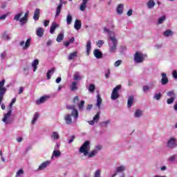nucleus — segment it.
Returning a JSON list of instances; mask_svg holds the SVG:
<instances>
[{
	"instance_id": "obj_1",
	"label": "nucleus",
	"mask_w": 177,
	"mask_h": 177,
	"mask_svg": "<svg viewBox=\"0 0 177 177\" xmlns=\"http://www.w3.org/2000/svg\"><path fill=\"white\" fill-rule=\"evenodd\" d=\"M104 32L109 34V46L110 53H115L117 50V45H118V40L115 37V33L114 32L110 31L107 28L104 29Z\"/></svg>"
},
{
	"instance_id": "obj_2",
	"label": "nucleus",
	"mask_w": 177,
	"mask_h": 177,
	"mask_svg": "<svg viewBox=\"0 0 177 177\" xmlns=\"http://www.w3.org/2000/svg\"><path fill=\"white\" fill-rule=\"evenodd\" d=\"M146 57H147V55L137 51L134 55L133 60L135 63L139 64L140 63H143V62H145L146 59Z\"/></svg>"
},
{
	"instance_id": "obj_3",
	"label": "nucleus",
	"mask_w": 177,
	"mask_h": 177,
	"mask_svg": "<svg viewBox=\"0 0 177 177\" xmlns=\"http://www.w3.org/2000/svg\"><path fill=\"white\" fill-rule=\"evenodd\" d=\"M91 150V142L88 140L85 141L80 147L79 151L84 154V156H88V151Z\"/></svg>"
},
{
	"instance_id": "obj_4",
	"label": "nucleus",
	"mask_w": 177,
	"mask_h": 177,
	"mask_svg": "<svg viewBox=\"0 0 177 177\" xmlns=\"http://www.w3.org/2000/svg\"><path fill=\"white\" fill-rule=\"evenodd\" d=\"M166 147H167V149H169L170 150L176 149V147H177L176 138H175V137L169 138L167 141Z\"/></svg>"
},
{
	"instance_id": "obj_5",
	"label": "nucleus",
	"mask_w": 177,
	"mask_h": 177,
	"mask_svg": "<svg viewBox=\"0 0 177 177\" xmlns=\"http://www.w3.org/2000/svg\"><path fill=\"white\" fill-rule=\"evenodd\" d=\"M12 117V111L8 110V113L3 114V118L2 119L3 122L6 124V125H9L11 122H13V119Z\"/></svg>"
},
{
	"instance_id": "obj_6",
	"label": "nucleus",
	"mask_w": 177,
	"mask_h": 177,
	"mask_svg": "<svg viewBox=\"0 0 177 177\" xmlns=\"http://www.w3.org/2000/svg\"><path fill=\"white\" fill-rule=\"evenodd\" d=\"M5 79L0 82V104L2 102V100H3V95L6 93L7 91L6 87H5Z\"/></svg>"
},
{
	"instance_id": "obj_7",
	"label": "nucleus",
	"mask_w": 177,
	"mask_h": 177,
	"mask_svg": "<svg viewBox=\"0 0 177 177\" xmlns=\"http://www.w3.org/2000/svg\"><path fill=\"white\" fill-rule=\"evenodd\" d=\"M122 86L120 84L116 86L112 91L111 99L112 100H117L118 97H120V94L118 93V91L121 89Z\"/></svg>"
},
{
	"instance_id": "obj_8",
	"label": "nucleus",
	"mask_w": 177,
	"mask_h": 177,
	"mask_svg": "<svg viewBox=\"0 0 177 177\" xmlns=\"http://www.w3.org/2000/svg\"><path fill=\"white\" fill-rule=\"evenodd\" d=\"M102 150V145L95 146V149L91 152L88 151V154L86 155L88 158H93L95 157L97 153H99Z\"/></svg>"
},
{
	"instance_id": "obj_9",
	"label": "nucleus",
	"mask_w": 177,
	"mask_h": 177,
	"mask_svg": "<svg viewBox=\"0 0 177 177\" xmlns=\"http://www.w3.org/2000/svg\"><path fill=\"white\" fill-rule=\"evenodd\" d=\"M66 108L68 110H72L71 111V115L73 117L74 120H77L79 117L78 110L75 109V105H68L66 106Z\"/></svg>"
},
{
	"instance_id": "obj_10",
	"label": "nucleus",
	"mask_w": 177,
	"mask_h": 177,
	"mask_svg": "<svg viewBox=\"0 0 177 177\" xmlns=\"http://www.w3.org/2000/svg\"><path fill=\"white\" fill-rule=\"evenodd\" d=\"M19 46H21L24 50H27V49L31 46V38L27 39L26 41H21L19 42Z\"/></svg>"
},
{
	"instance_id": "obj_11",
	"label": "nucleus",
	"mask_w": 177,
	"mask_h": 177,
	"mask_svg": "<svg viewBox=\"0 0 177 177\" xmlns=\"http://www.w3.org/2000/svg\"><path fill=\"white\" fill-rule=\"evenodd\" d=\"M51 162L52 161L50 160H46L43 162L37 168V171L39 172L41 171H44V169H46V168L50 165Z\"/></svg>"
},
{
	"instance_id": "obj_12",
	"label": "nucleus",
	"mask_w": 177,
	"mask_h": 177,
	"mask_svg": "<svg viewBox=\"0 0 177 177\" xmlns=\"http://www.w3.org/2000/svg\"><path fill=\"white\" fill-rule=\"evenodd\" d=\"M99 120H100V112H97L93 117V120L88 121V123L90 125H95V122H99Z\"/></svg>"
},
{
	"instance_id": "obj_13",
	"label": "nucleus",
	"mask_w": 177,
	"mask_h": 177,
	"mask_svg": "<svg viewBox=\"0 0 177 177\" xmlns=\"http://www.w3.org/2000/svg\"><path fill=\"white\" fill-rule=\"evenodd\" d=\"M161 76H162V79L160 80L161 85H167V84L169 82V80L168 79V77H167V73H162Z\"/></svg>"
},
{
	"instance_id": "obj_14",
	"label": "nucleus",
	"mask_w": 177,
	"mask_h": 177,
	"mask_svg": "<svg viewBox=\"0 0 177 177\" xmlns=\"http://www.w3.org/2000/svg\"><path fill=\"white\" fill-rule=\"evenodd\" d=\"M50 96L49 95H44L41 97L39 100L36 101V104H42V103H45L48 99H50Z\"/></svg>"
},
{
	"instance_id": "obj_15",
	"label": "nucleus",
	"mask_w": 177,
	"mask_h": 177,
	"mask_svg": "<svg viewBox=\"0 0 177 177\" xmlns=\"http://www.w3.org/2000/svg\"><path fill=\"white\" fill-rule=\"evenodd\" d=\"M127 169V166L124 165H120L115 168L116 174H122Z\"/></svg>"
},
{
	"instance_id": "obj_16",
	"label": "nucleus",
	"mask_w": 177,
	"mask_h": 177,
	"mask_svg": "<svg viewBox=\"0 0 177 177\" xmlns=\"http://www.w3.org/2000/svg\"><path fill=\"white\" fill-rule=\"evenodd\" d=\"M56 28H59V24L56 22H53L50 28V34H55V31L56 30Z\"/></svg>"
},
{
	"instance_id": "obj_17",
	"label": "nucleus",
	"mask_w": 177,
	"mask_h": 177,
	"mask_svg": "<svg viewBox=\"0 0 177 177\" xmlns=\"http://www.w3.org/2000/svg\"><path fill=\"white\" fill-rule=\"evenodd\" d=\"M60 156H62L60 150L54 149L51 156V160H54L55 157V158H57V157H60Z\"/></svg>"
},
{
	"instance_id": "obj_18",
	"label": "nucleus",
	"mask_w": 177,
	"mask_h": 177,
	"mask_svg": "<svg viewBox=\"0 0 177 177\" xmlns=\"http://www.w3.org/2000/svg\"><path fill=\"white\" fill-rule=\"evenodd\" d=\"M40 13H41V10H39V8H37L35 10L34 15H33V19L35 21H38V20H39Z\"/></svg>"
},
{
	"instance_id": "obj_19",
	"label": "nucleus",
	"mask_w": 177,
	"mask_h": 177,
	"mask_svg": "<svg viewBox=\"0 0 177 177\" xmlns=\"http://www.w3.org/2000/svg\"><path fill=\"white\" fill-rule=\"evenodd\" d=\"M93 55L96 59H102L103 54L102 53V51L99 49L94 50Z\"/></svg>"
},
{
	"instance_id": "obj_20",
	"label": "nucleus",
	"mask_w": 177,
	"mask_h": 177,
	"mask_svg": "<svg viewBox=\"0 0 177 177\" xmlns=\"http://www.w3.org/2000/svg\"><path fill=\"white\" fill-rule=\"evenodd\" d=\"M146 5L148 9H153L156 6V1L154 0H149Z\"/></svg>"
},
{
	"instance_id": "obj_21",
	"label": "nucleus",
	"mask_w": 177,
	"mask_h": 177,
	"mask_svg": "<svg viewBox=\"0 0 177 177\" xmlns=\"http://www.w3.org/2000/svg\"><path fill=\"white\" fill-rule=\"evenodd\" d=\"M71 115H72L68 114L64 117V120L67 125H71V124H73V119L71 118Z\"/></svg>"
},
{
	"instance_id": "obj_22",
	"label": "nucleus",
	"mask_w": 177,
	"mask_h": 177,
	"mask_svg": "<svg viewBox=\"0 0 177 177\" xmlns=\"http://www.w3.org/2000/svg\"><path fill=\"white\" fill-rule=\"evenodd\" d=\"M86 48V53L87 56H89L91 49H92V45H91V40L87 41Z\"/></svg>"
},
{
	"instance_id": "obj_23",
	"label": "nucleus",
	"mask_w": 177,
	"mask_h": 177,
	"mask_svg": "<svg viewBox=\"0 0 177 177\" xmlns=\"http://www.w3.org/2000/svg\"><path fill=\"white\" fill-rule=\"evenodd\" d=\"M39 64V60H38L37 59H35L32 62V67L33 68L34 73H35V71H37V68H38Z\"/></svg>"
},
{
	"instance_id": "obj_24",
	"label": "nucleus",
	"mask_w": 177,
	"mask_h": 177,
	"mask_svg": "<svg viewBox=\"0 0 177 177\" xmlns=\"http://www.w3.org/2000/svg\"><path fill=\"white\" fill-rule=\"evenodd\" d=\"M116 12L118 15H122L124 12V4L122 3L119 4L117 7Z\"/></svg>"
},
{
	"instance_id": "obj_25",
	"label": "nucleus",
	"mask_w": 177,
	"mask_h": 177,
	"mask_svg": "<svg viewBox=\"0 0 177 177\" xmlns=\"http://www.w3.org/2000/svg\"><path fill=\"white\" fill-rule=\"evenodd\" d=\"M172 35H174V31L169 29L166 30L165 32H163V36L165 37L166 38L172 37Z\"/></svg>"
},
{
	"instance_id": "obj_26",
	"label": "nucleus",
	"mask_w": 177,
	"mask_h": 177,
	"mask_svg": "<svg viewBox=\"0 0 177 177\" xmlns=\"http://www.w3.org/2000/svg\"><path fill=\"white\" fill-rule=\"evenodd\" d=\"M143 115V111L140 109H136L134 113V117L135 118H140Z\"/></svg>"
},
{
	"instance_id": "obj_27",
	"label": "nucleus",
	"mask_w": 177,
	"mask_h": 177,
	"mask_svg": "<svg viewBox=\"0 0 177 177\" xmlns=\"http://www.w3.org/2000/svg\"><path fill=\"white\" fill-rule=\"evenodd\" d=\"M82 26V24L81 23V21L77 19L75 21L74 28H75L77 31H78V30H81Z\"/></svg>"
},
{
	"instance_id": "obj_28",
	"label": "nucleus",
	"mask_w": 177,
	"mask_h": 177,
	"mask_svg": "<svg viewBox=\"0 0 177 177\" xmlns=\"http://www.w3.org/2000/svg\"><path fill=\"white\" fill-rule=\"evenodd\" d=\"M36 34L37 37H39V38H42V37H44V28H38L36 30Z\"/></svg>"
},
{
	"instance_id": "obj_29",
	"label": "nucleus",
	"mask_w": 177,
	"mask_h": 177,
	"mask_svg": "<svg viewBox=\"0 0 177 177\" xmlns=\"http://www.w3.org/2000/svg\"><path fill=\"white\" fill-rule=\"evenodd\" d=\"M51 138L54 140H59L60 139V135L57 131H53L51 134Z\"/></svg>"
},
{
	"instance_id": "obj_30",
	"label": "nucleus",
	"mask_w": 177,
	"mask_h": 177,
	"mask_svg": "<svg viewBox=\"0 0 177 177\" xmlns=\"http://www.w3.org/2000/svg\"><path fill=\"white\" fill-rule=\"evenodd\" d=\"M88 1L89 0H82V3L80 5V10H82V12H84V10H85V9H86V3H88Z\"/></svg>"
},
{
	"instance_id": "obj_31",
	"label": "nucleus",
	"mask_w": 177,
	"mask_h": 177,
	"mask_svg": "<svg viewBox=\"0 0 177 177\" xmlns=\"http://www.w3.org/2000/svg\"><path fill=\"white\" fill-rule=\"evenodd\" d=\"M56 68H53L47 72V80H50L52 75H53Z\"/></svg>"
},
{
	"instance_id": "obj_32",
	"label": "nucleus",
	"mask_w": 177,
	"mask_h": 177,
	"mask_svg": "<svg viewBox=\"0 0 177 177\" xmlns=\"http://www.w3.org/2000/svg\"><path fill=\"white\" fill-rule=\"evenodd\" d=\"M161 97H162V94L161 93V92L155 93L153 96V99H154L155 100H160Z\"/></svg>"
},
{
	"instance_id": "obj_33",
	"label": "nucleus",
	"mask_w": 177,
	"mask_h": 177,
	"mask_svg": "<svg viewBox=\"0 0 177 177\" xmlns=\"http://www.w3.org/2000/svg\"><path fill=\"white\" fill-rule=\"evenodd\" d=\"M74 41H75V39L74 37L71 38L68 41H64V45L66 48L70 46V44H73Z\"/></svg>"
},
{
	"instance_id": "obj_34",
	"label": "nucleus",
	"mask_w": 177,
	"mask_h": 177,
	"mask_svg": "<svg viewBox=\"0 0 177 177\" xmlns=\"http://www.w3.org/2000/svg\"><path fill=\"white\" fill-rule=\"evenodd\" d=\"M133 104V97L130 96L127 100V107L129 109H131V107H132Z\"/></svg>"
},
{
	"instance_id": "obj_35",
	"label": "nucleus",
	"mask_w": 177,
	"mask_h": 177,
	"mask_svg": "<svg viewBox=\"0 0 177 177\" xmlns=\"http://www.w3.org/2000/svg\"><path fill=\"white\" fill-rule=\"evenodd\" d=\"M102 97H100V94H97V103H96V106L97 107H98V109H100V104H102Z\"/></svg>"
},
{
	"instance_id": "obj_36",
	"label": "nucleus",
	"mask_w": 177,
	"mask_h": 177,
	"mask_svg": "<svg viewBox=\"0 0 177 177\" xmlns=\"http://www.w3.org/2000/svg\"><path fill=\"white\" fill-rule=\"evenodd\" d=\"M77 84L78 83L77 82H73L70 86L71 91H77V89H78V87L77 86Z\"/></svg>"
},
{
	"instance_id": "obj_37",
	"label": "nucleus",
	"mask_w": 177,
	"mask_h": 177,
	"mask_svg": "<svg viewBox=\"0 0 177 177\" xmlns=\"http://www.w3.org/2000/svg\"><path fill=\"white\" fill-rule=\"evenodd\" d=\"M77 51H75L73 53H71V54H69V55L68 56V60H73L74 59H75V57H77Z\"/></svg>"
},
{
	"instance_id": "obj_38",
	"label": "nucleus",
	"mask_w": 177,
	"mask_h": 177,
	"mask_svg": "<svg viewBox=\"0 0 177 177\" xmlns=\"http://www.w3.org/2000/svg\"><path fill=\"white\" fill-rule=\"evenodd\" d=\"M73 22V16L70 14H68L66 16V24L68 26H70L71 23Z\"/></svg>"
},
{
	"instance_id": "obj_39",
	"label": "nucleus",
	"mask_w": 177,
	"mask_h": 177,
	"mask_svg": "<svg viewBox=\"0 0 177 177\" xmlns=\"http://www.w3.org/2000/svg\"><path fill=\"white\" fill-rule=\"evenodd\" d=\"M84 105H85V101L84 100H82L80 103L77 104L80 111H83Z\"/></svg>"
},
{
	"instance_id": "obj_40",
	"label": "nucleus",
	"mask_w": 177,
	"mask_h": 177,
	"mask_svg": "<svg viewBox=\"0 0 177 177\" xmlns=\"http://www.w3.org/2000/svg\"><path fill=\"white\" fill-rule=\"evenodd\" d=\"M64 39V33L60 32L57 37V42H62V40Z\"/></svg>"
},
{
	"instance_id": "obj_41",
	"label": "nucleus",
	"mask_w": 177,
	"mask_h": 177,
	"mask_svg": "<svg viewBox=\"0 0 177 177\" xmlns=\"http://www.w3.org/2000/svg\"><path fill=\"white\" fill-rule=\"evenodd\" d=\"M63 6V4L60 3L57 8V10H56V14H55V17H57V16H59V15H60V12H62V8Z\"/></svg>"
},
{
	"instance_id": "obj_42",
	"label": "nucleus",
	"mask_w": 177,
	"mask_h": 177,
	"mask_svg": "<svg viewBox=\"0 0 177 177\" xmlns=\"http://www.w3.org/2000/svg\"><path fill=\"white\" fill-rule=\"evenodd\" d=\"M167 95L169 97H174V98H176V94L175 93V91H174V90L167 92Z\"/></svg>"
},
{
	"instance_id": "obj_43",
	"label": "nucleus",
	"mask_w": 177,
	"mask_h": 177,
	"mask_svg": "<svg viewBox=\"0 0 177 177\" xmlns=\"http://www.w3.org/2000/svg\"><path fill=\"white\" fill-rule=\"evenodd\" d=\"M21 16H23V12L15 15L14 17V20H15L16 21H20V17H21Z\"/></svg>"
},
{
	"instance_id": "obj_44",
	"label": "nucleus",
	"mask_w": 177,
	"mask_h": 177,
	"mask_svg": "<svg viewBox=\"0 0 177 177\" xmlns=\"http://www.w3.org/2000/svg\"><path fill=\"white\" fill-rule=\"evenodd\" d=\"M176 158H177V155L174 154L169 157L168 161H169V162H175V161H176Z\"/></svg>"
},
{
	"instance_id": "obj_45",
	"label": "nucleus",
	"mask_w": 177,
	"mask_h": 177,
	"mask_svg": "<svg viewBox=\"0 0 177 177\" xmlns=\"http://www.w3.org/2000/svg\"><path fill=\"white\" fill-rule=\"evenodd\" d=\"M28 21V19L24 18V17H23L19 19V22L21 26H24V24H26Z\"/></svg>"
},
{
	"instance_id": "obj_46",
	"label": "nucleus",
	"mask_w": 177,
	"mask_h": 177,
	"mask_svg": "<svg viewBox=\"0 0 177 177\" xmlns=\"http://www.w3.org/2000/svg\"><path fill=\"white\" fill-rule=\"evenodd\" d=\"M39 117V115L38 114V113H35L33 115V119L32 120V125H34V124H35V122H37V120H38Z\"/></svg>"
},
{
	"instance_id": "obj_47",
	"label": "nucleus",
	"mask_w": 177,
	"mask_h": 177,
	"mask_svg": "<svg viewBox=\"0 0 177 177\" xmlns=\"http://www.w3.org/2000/svg\"><path fill=\"white\" fill-rule=\"evenodd\" d=\"M73 80L75 81H80V80H81V77L80 75V73L76 72L74 75H73Z\"/></svg>"
},
{
	"instance_id": "obj_48",
	"label": "nucleus",
	"mask_w": 177,
	"mask_h": 177,
	"mask_svg": "<svg viewBox=\"0 0 177 177\" xmlns=\"http://www.w3.org/2000/svg\"><path fill=\"white\" fill-rule=\"evenodd\" d=\"M110 120L104 121L101 122V127H104V128H107V126L110 124Z\"/></svg>"
},
{
	"instance_id": "obj_49",
	"label": "nucleus",
	"mask_w": 177,
	"mask_h": 177,
	"mask_svg": "<svg viewBox=\"0 0 177 177\" xmlns=\"http://www.w3.org/2000/svg\"><path fill=\"white\" fill-rule=\"evenodd\" d=\"M148 86L149 87V89H154L156 88V81H153L149 82Z\"/></svg>"
},
{
	"instance_id": "obj_50",
	"label": "nucleus",
	"mask_w": 177,
	"mask_h": 177,
	"mask_svg": "<svg viewBox=\"0 0 177 177\" xmlns=\"http://www.w3.org/2000/svg\"><path fill=\"white\" fill-rule=\"evenodd\" d=\"M165 19H166V17L165 15L160 17L158 21V24H162V23H164V21H165Z\"/></svg>"
},
{
	"instance_id": "obj_51",
	"label": "nucleus",
	"mask_w": 177,
	"mask_h": 177,
	"mask_svg": "<svg viewBox=\"0 0 177 177\" xmlns=\"http://www.w3.org/2000/svg\"><path fill=\"white\" fill-rule=\"evenodd\" d=\"M3 39L6 41H10V37L9 36V35H8L7 32H4L3 34Z\"/></svg>"
},
{
	"instance_id": "obj_52",
	"label": "nucleus",
	"mask_w": 177,
	"mask_h": 177,
	"mask_svg": "<svg viewBox=\"0 0 177 177\" xmlns=\"http://www.w3.org/2000/svg\"><path fill=\"white\" fill-rule=\"evenodd\" d=\"M24 174V171L23 170V169H20L17 171L15 177H19L21 175H23Z\"/></svg>"
},
{
	"instance_id": "obj_53",
	"label": "nucleus",
	"mask_w": 177,
	"mask_h": 177,
	"mask_svg": "<svg viewBox=\"0 0 177 177\" xmlns=\"http://www.w3.org/2000/svg\"><path fill=\"white\" fill-rule=\"evenodd\" d=\"M142 91H143V92H145V93H146L147 92H149V91H151V88L149 87L148 85H145V86H143V87H142Z\"/></svg>"
},
{
	"instance_id": "obj_54",
	"label": "nucleus",
	"mask_w": 177,
	"mask_h": 177,
	"mask_svg": "<svg viewBox=\"0 0 177 177\" xmlns=\"http://www.w3.org/2000/svg\"><path fill=\"white\" fill-rule=\"evenodd\" d=\"M102 171L100 169H97L95 171L93 177H101L100 174Z\"/></svg>"
},
{
	"instance_id": "obj_55",
	"label": "nucleus",
	"mask_w": 177,
	"mask_h": 177,
	"mask_svg": "<svg viewBox=\"0 0 177 177\" xmlns=\"http://www.w3.org/2000/svg\"><path fill=\"white\" fill-rule=\"evenodd\" d=\"M176 99V98H174V97H170V98L167 99V104H172V103H174V102H175Z\"/></svg>"
},
{
	"instance_id": "obj_56",
	"label": "nucleus",
	"mask_w": 177,
	"mask_h": 177,
	"mask_svg": "<svg viewBox=\"0 0 177 177\" xmlns=\"http://www.w3.org/2000/svg\"><path fill=\"white\" fill-rule=\"evenodd\" d=\"M95 84H90L88 87L89 92L93 93L95 92Z\"/></svg>"
},
{
	"instance_id": "obj_57",
	"label": "nucleus",
	"mask_w": 177,
	"mask_h": 177,
	"mask_svg": "<svg viewBox=\"0 0 177 177\" xmlns=\"http://www.w3.org/2000/svg\"><path fill=\"white\" fill-rule=\"evenodd\" d=\"M104 44V41L103 40H99L98 41H97V46H98V48H102V46H103V44Z\"/></svg>"
},
{
	"instance_id": "obj_58",
	"label": "nucleus",
	"mask_w": 177,
	"mask_h": 177,
	"mask_svg": "<svg viewBox=\"0 0 177 177\" xmlns=\"http://www.w3.org/2000/svg\"><path fill=\"white\" fill-rule=\"evenodd\" d=\"M121 64H122V60L119 59L115 62L114 66L115 67H120V66H121Z\"/></svg>"
},
{
	"instance_id": "obj_59",
	"label": "nucleus",
	"mask_w": 177,
	"mask_h": 177,
	"mask_svg": "<svg viewBox=\"0 0 177 177\" xmlns=\"http://www.w3.org/2000/svg\"><path fill=\"white\" fill-rule=\"evenodd\" d=\"M79 102H80V97L78 96H75L73 98V103H74V104H78Z\"/></svg>"
},
{
	"instance_id": "obj_60",
	"label": "nucleus",
	"mask_w": 177,
	"mask_h": 177,
	"mask_svg": "<svg viewBox=\"0 0 177 177\" xmlns=\"http://www.w3.org/2000/svg\"><path fill=\"white\" fill-rule=\"evenodd\" d=\"M74 139H75V136H71L70 137V139L68 140L69 145H71V143H73V142H74Z\"/></svg>"
},
{
	"instance_id": "obj_61",
	"label": "nucleus",
	"mask_w": 177,
	"mask_h": 177,
	"mask_svg": "<svg viewBox=\"0 0 177 177\" xmlns=\"http://www.w3.org/2000/svg\"><path fill=\"white\" fill-rule=\"evenodd\" d=\"M125 50H127V47L124 46H120V53H124V52H125Z\"/></svg>"
},
{
	"instance_id": "obj_62",
	"label": "nucleus",
	"mask_w": 177,
	"mask_h": 177,
	"mask_svg": "<svg viewBox=\"0 0 177 177\" xmlns=\"http://www.w3.org/2000/svg\"><path fill=\"white\" fill-rule=\"evenodd\" d=\"M1 59H5L6 57V51H3L0 55Z\"/></svg>"
},
{
	"instance_id": "obj_63",
	"label": "nucleus",
	"mask_w": 177,
	"mask_h": 177,
	"mask_svg": "<svg viewBox=\"0 0 177 177\" xmlns=\"http://www.w3.org/2000/svg\"><path fill=\"white\" fill-rule=\"evenodd\" d=\"M172 75H173V77L174 78V80H177V71H173V73H172Z\"/></svg>"
},
{
	"instance_id": "obj_64",
	"label": "nucleus",
	"mask_w": 177,
	"mask_h": 177,
	"mask_svg": "<svg viewBox=\"0 0 177 177\" xmlns=\"http://www.w3.org/2000/svg\"><path fill=\"white\" fill-rule=\"evenodd\" d=\"M110 74H111L110 69H108L107 73H105V77L109 78L110 77Z\"/></svg>"
}]
</instances>
